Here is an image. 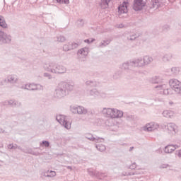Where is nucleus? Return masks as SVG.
Segmentation results:
<instances>
[{
    "mask_svg": "<svg viewBox=\"0 0 181 181\" xmlns=\"http://www.w3.org/2000/svg\"><path fill=\"white\" fill-rule=\"evenodd\" d=\"M74 83L66 81H61L57 88L55 89L54 95L56 98H63L69 94V91H72L74 88Z\"/></svg>",
    "mask_w": 181,
    "mask_h": 181,
    "instance_id": "1",
    "label": "nucleus"
},
{
    "mask_svg": "<svg viewBox=\"0 0 181 181\" xmlns=\"http://www.w3.org/2000/svg\"><path fill=\"white\" fill-rule=\"evenodd\" d=\"M42 67L45 71L53 74H64L67 71L66 66L53 62H45L42 64Z\"/></svg>",
    "mask_w": 181,
    "mask_h": 181,
    "instance_id": "2",
    "label": "nucleus"
},
{
    "mask_svg": "<svg viewBox=\"0 0 181 181\" xmlns=\"http://www.w3.org/2000/svg\"><path fill=\"white\" fill-rule=\"evenodd\" d=\"M102 112L105 117L110 118H122V117H124V112L118 109L105 107L102 110Z\"/></svg>",
    "mask_w": 181,
    "mask_h": 181,
    "instance_id": "3",
    "label": "nucleus"
},
{
    "mask_svg": "<svg viewBox=\"0 0 181 181\" xmlns=\"http://www.w3.org/2000/svg\"><path fill=\"white\" fill-rule=\"evenodd\" d=\"M70 111L72 114H78V115H86L88 110L83 106L71 105Z\"/></svg>",
    "mask_w": 181,
    "mask_h": 181,
    "instance_id": "4",
    "label": "nucleus"
},
{
    "mask_svg": "<svg viewBox=\"0 0 181 181\" xmlns=\"http://www.w3.org/2000/svg\"><path fill=\"white\" fill-rule=\"evenodd\" d=\"M56 119L66 129H70V128H71V123L67 120V117L66 116L63 115H59L56 117Z\"/></svg>",
    "mask_w": 181,
    "mask_h": 181,
    "instance_id": "5",
    "label": "nucleus"
},
{
    "mask_svg": "<svg viewBox=\"0 0 181 181\" xmlns=\"http://www.w3.org/2000/svg\"><path fill=\"white\" fill-rule=\"evenodd\" d=\"M12 40V36L0 31V45H9Z\"/></svg>",
    "mask_w": 181,
    "mask_h": 181,
    "instance_id": "6",
    "label": "nucleus"
},
{
    "mask_svg": "<svg viewBox=\"0 0 181 181\" xmlns=\"http://www.w3.org/2000/svg\"><path fill=\"white\" fill-rule=\"evenodd\" d=\"M154 88L158 91H160V90H163L164 95H172V89L167 88L166 84L158 83V85L155 86Z\"/></svg>",
    "mask_w": 181,
    "mask_h": 181,
    "instance_id": "7",
    "label": "nucleus"
},
{
    "mask_svg": "<svg viewBox=\"0 0 181 181\" xmlns=\"http://www.w3.org/2000/svg\"><path fill=\"white\" fill-rule=\"evenodd\" d=\"M128 5L129 4L127 1H124L122 4H120L117 8V12L119 15H122V13H128Z\"/></svg>",
    "mask_w": 181,
    "mask_h": 181,
    "instance_id": "8",
    "label": "nucleus"
},
{
    "mask_svg": "<svg viewBox=\"0 0 181 181\" xmlns=\"http://www.w3.org/2000/svg\"><path fill=\"white\" fill-rule=\"evenodd\" d=\"M79 44L76 42H69L68 44H65L63 46L64 52H70V50H74V49H77L78 47Z\"/></svg>",
    "mask_w": 181,
    "mask_h": 181,
    "instance_id": "9",
    "label": "nucleus"
},
{
    "mask_svg": "<svg viewBox=\"0 0 181 181\" xmlns=\"http://www.w3.org/2000/svg\"><path fill=\"white\" fill-rule=\"evenodd\" d=\"M40 84H35V83H30L25 84L24 86L22 87L24 90H28L29 91H36L37 90H40Z\"/></svg>",
    "mask_w": 181,
    "mask_h": 181,
    "instance_id": "10",
    "label": "nucleus"
},
{
    "mask_svg": "<svg viewBox=\"0 0 181 181\" xmlns=\"http://www.w3.org/2000/svg\"><path fill=\"white\" fill-rule=\"evenodd\" d=\"M144 6H145V3L144 0H134L133 9L138 12V11H142Z\"/></svg>",
    "mask_w": 181,
    "mask_h": 181,
    "instance_id": "11",
    "label": "nucleus"
},
{
    "mask_svg": "<svg viewBox=\"0 0 181 181\" xmlns=\"http://www.w3.org/2000/svg\"><path fill=\"white\" fill-rule=\"evenodd\" d=\"M167 129L170 135H176L177 134V125L175 123H168Z\"/></svg>",
    "mask_w": 181,
    "mask_h": 181,
    "instance_id": "12",
    "label": "nucleus"
},
{
    "mask_svg": "<svg viewBox=\"0 0 181 181\" xmlns=\"http://www.w3.org/2000/svg\"><path fill=\"white\" fill-rule=\"evenodd\" d=\"M144 131H147V132H151V131H155V129H158L159 128V125L155 122H151L144 127Z\"/></svg>",
    "mask_w": 181,
    "mask_h": 181,
    "instance_id": "13",
    "label": "nucleus"
},
{
    "mask_svg": "<svg viewBox=\"0 0 181 181\" xmlns=\"http://www.w3.org/2000/svg\"><path fill=\"white\" fill-rule=\"evenodd\" d=\"M88 173L90 176H95V177H98V179H103V177H105V176H107L105 173H100L98 171H94L91 169H88Z\"/></svg>",
    "mask_w": 181,
    "mask_h": 181,
    "instance_id": "14",
    "label": "nucleus"
},
{
    "mask_svg": "<svg viewBox=\"0 0 181 181\" xmlns=\"http://www.w3.org/2000/svg\"><path fill=\"white\" fill-rule=\"evenodd\" d=\"M177 148H179V146L176 144H168L164 148V152L165 153H173Z\"/></svg>",
    "mask_w": 181,
    "mask_h": 181,
    "instance_id": "15",
    "label": "nucleus"
},
{
    "mask_svg": "<svg viewBox=\"0 0 181 181\" xmlns=\"http://www.w3.org/2000/svg\"><path fill=\"white\" fill-rule=\"evenodd\" d=\"M3 105H11V107H21V102L15 100H6L3 102Z\"/></svg>",
    "mask_w": 181,
    "mask_h": 181,
    "instance_id": "16",
    "label": "nucleus"
},
{
    "mask_svg": "<svg viewBox=\"0 0 181 181\" xmlns=\"http://www.w3.org/2000/svg\"><path fill=\"white\" fill-rule=\"evenodd\" d=\"M132 64H133V67H144V59L142 58H138L132 62Z\"/></svg>",
    "mask_w": 181,
    "mask_h": 181,
    "instance_id": "17",
    "label": "nucleus"
},
{
    "mask_svg": "<svg viewBox=\"0 0 181 181\" xmlns=\"http://www.w3.org/2000/svg\"><path fill=\"white\" fill-rule=\"evenodd\" d=\"M163 79L160 76H154L150 79V83L152 84H162Z\"/></svg>",
    "mask_w": 181,
    "mask_h": 181,
    "instance_id": "18",
    "label": "nucleus"
},
{
    "mask_svg": "<svg viewBox=\"0 0 181 181\" xmlns=\"http://www.w3.org/2000/svg\"><path fill=\"white\" fill-rule=\"evenodd\" d=\"M7 81L10 84H16L18 83V76L16 75H9L7 77Z\"/></svg>",
    "mask_w": 181,
    "mask_h": 181,
    "instance_id": "19",
    "label": "nucleus"
},
{
    "mask_svg": "<svg viewBox=\"0 0 181 181\" xmlns=\"http://www.w3.org/2000/svg\"><path fill=\"white\" fill-rule=\"evenodd\" d=\"M88 94L90 97H94L95 98L100 97V91H98V90H97V88L91 89L90 90H89Z\"/></svg>",
    "mask_w": 181,
    "mask_h": 181,
    "instance_id": "20",
    "label": "nucleus"
},
{
    "mask_svg": "<svg viewBox=\"0 0 181 181\" xmlns=\"http://www.w3.org/2000/svg\"><path fill=\"white\" fill-rule=\"evenodd\" d=\"M163 117L165 118H173L175 117V112L172 110H165L163 112Z\"/></svg>",
    "mask_w": 181,
    "mask_h": 181,
    "instance_id": "21",
    "label": "nucleus"
},
{
    "mask_svg": "<svg viewBox=\"0 0 181 181\" xmlns=\"http://www.w3.org/2000/svg\"><path fill=\"white\" fill-rule=\"evenodd\" d=\"M160 6V3L159 0H152L151 2L150 8L151 9H158Z\"/></svg>",
    "mask_w": 181,
    "mask_h": 181,
    "instance_id": "22",
    "label": "nucleus"
},
{
    "mask_svg": "<svg viewBox=\"0 0 181 181\" xmlns=\"http://www.w3.org/2000/svg\"><path fill=\"white\" fill-rule=\"evenodd\" d=\"M172 59H173V54L172 53H168L163 57L162 60L164 63H168V62H170Z\"/></svg>",
    "mask_w": 181,
    "mask_h": 181,
    "instance_id": "23",
    "label": "nucleus"
},
{
    "mask_svg": "<svg viewBox=\"0 0 181 181\" xmlns=\"http://www.w3.org/2000/svg\"><path fill=\"white\" fill-rule=\"evenodd\" d=\"M152 62H153V58H152V57L144 56L143 58V63L144 66H146L147 64H151Z\"/></svg>",
    "mask_w": 181,
    "mask_h": 181,
    "instance_id": "24",
    "label": "nucleus"
},
{
    "mask_svg": "<svg viewBox=\"0 0 181 181\" xmlns=\"http://www.w3.org/2000/svg\"><path fill=\"white\" fill-rule=\"evenodd\" d=\"M85 84L87 87H97L98 86V83L95 80L86 81Z\"/></svg>",
    "mask_w": 181,
    "mask_h": 181,
    "instance_id": "25",
    "label": "nucleus"
},
{
    "mask_svg": "<svg viewBox=\"0 0 181 181\" xmlns=\"http://www.w3.org/2000/svg\"><path fill=\"white\" fill-rule=\"evenodd\" d=\"M131 67H134L132 62H127L122 64V69L124 70H129Z\"/></svg>",
    "mask_w": 181,
    "mask_h": 181,
    "instance_id": "26",
    "label": "nucleus"
},
{
    "mask_svg": "<svg viewBox=\"0 0 181 181\" xmlns=\"http://www.w3.org/2000/svg\"><path fill=\"white\" fill-rule=\"evenodd\" d=\"M179 83H180V81L177 79L173 78L169 81V86L170 88H175V86H177Z\"/></svg>",
    "mask_w": 181,
    "mask_h": 181,
    "instance_id": "27",
    "label": "nucleus"
},
{
    "mask_svg": "<svg viewBox=\"0 0 181 181\" xmlns=\"http://www.w3.org/2000/svg\"><path fill=\"white\" fill-rule=\"evenodd\" d=\"M171 90L175 91V94H181V83L180 82L179 84L175 85L174 88H171Z\"/></svg>",
    "mask_w": 181,
    "mask_h": 181,
    "instance_id": "28",
    "label": "nucleus"
},
{
    "mask_svg": "<svg viewBox=\"0 0 181 181\" xmlns=\"http://www.w3.org/2000/svg\"><path fill=\"white\" fill-rule=\"evenodd\" d=\"M78 54H81V56H87V54H88V48H81L78 51Z\"/></svg>",
    "mask_w": 181,
    "mask_h": 181,
    "instance_id": "29",
    "label": "nucleus"
},
{
    "mask_svg": "<svg viewBox=\"0 0 181 181\" xmlns=\"http://www.w3.org/2000/svg\"><path fill=\"white\" fill-rule=\"evenodd\" d=\"M24 153H29L30 155H34V156H39L40 155V153H36L32 148L25 149Z\"/></svg>",
    "mask_w": 181,
    "mask_h": 181,
    "instance_id": "30",
    "label": "nucleus"
},
{
    "mask_svg": "<svg viewBox=\"0 0 181 181\" xmlns=\"http://www.w3.org/2000/svg\"><path fill=\"white\" fill-rule=\"evenodd\" d=\"M95 148L99 151V152H104L107 149L105 145L103 144H96Z\"/></svg>",
    "mask_w": 181,
    "mask_h": 181,
    "instance_id": "31",
    "label": "nucleus"
},
{
    "mask_svg": "<svg viewBox=\"0 0 181 181\" xmlns=\"http://www.w3.org/2000/svg\"><path fill=\"white\" fill-rule=\"evenodd\" d=\"M0 26L4 28H8V24H6L5 19L4 18L3 16H0Z\"/></svg>",
    "mask_w": 181,
    "mask_h": 181,
    "instance_id": "32",
    "label": "nucleus"
},
{
    "mask_svg": "<svg viewBox=\"0 0 181 181\" xmlns=\"http://www.w3.org/2000/svg\"><path fill=\"white\" fill-rule=\"evenodd\" d=\"M85 138L86 139H88L89 141H91L92 142H94L95 141H97V139L93 136L91 134H85Z\"/></svg>",
    "mask_w": 181,
    "mask_h": 181,
    "instance_id": "33",
    "label": "nucleus"
},
{
    "mask_svg": "<svg viewBox=\"0 0 181 181\" xmlns=\"http://www.w3.org/2000/svg\"><path fill=\"white\" fill-rule=\"evenodd\" d=\"M109 43H111L110 40H103L99 44V47H105L106 46H108Z\"/></svg>",
    "mask_w": 181,
    "mask_h": 181,
    "instance_id": "34",
    "label": "nucleus"
},
{
    "mask_svg": "<svg viewBox=\"0 0 181 181\" xmlns=\"http://www.w3.org/2000/svg\"><path fill=\"white\" fill-rule=\"evenodd\" d=\"M47 177H56V171L47 170Z\"/></svg>",
    "mask_w": 181,
    "mask_h": 181,
    "instance_id": "35",
    "label": "nucleus"
},
{
    "mask_svg": "<svg viewBox=\"0 0 181 181\" xmlns=\"http://www.w3.org/2000/svg\"><path fill=\"white\" fill-rule=\"evenodd\" d=\"M111 2V0H102L100 5L103 8H108V4Z\"/></svg>",
    "mask_w": 181,
    "mask_h": 181,
    "instance_id": "36",
    "label": "nucleus"
},
{
    "mask_svg": "<svg viewBox=\"0 0 181 181\" xmlns=\"http://www.w3.org/2000/svg\"><path fill=\"white\" fill-rule=\"evenodd\" d=\"M40 146H45V148H49L50 146V142L49 141L44 140L40 144Z\"/></svg>",
    "mask_w": 181,
    "mask_h": 181,
    "instance_id": "37",
    "label": "nucleus"
},
{
    "mask_svg": "<svg viewBox=\"0 0 181 181\" xmlns=\"http://www.w3.org/2000/svg\"><path fill=\"white\" fill-rule=\"evenodd\" d=\"M95 139H96L94 142H95L96 144H103L105 142V139H104V138H101V137H99V136H96L95 138Z\"/></svg>",
    "mask_w": 181,
    "mask_h": 181,
    "instance_id": "38",
    "label": "nucleus"
},
{
    "mask_svg": "<svg viewBox=\"0 0 181 181\" xmlns=\"http://www.w3.org/2000/svg\"><path fill=\"white\" fill-rule=\"evenodd\" d=\"M57 42H60L61 43H63V42H66V37L63 35H59L57 37Z\"/></svg>",
    "mask_w": 181,
    "mask_h": 181,
    "instance_id": "39",
    "label": "nucleus"
},
{
    "mask_svg": "<svg viewBox=\"0 0 181 181\" xmlns=\"http://www.w3.org/2000/svg\"><path fill=\"white\" fill-rule=\"evenodd\" d=\"M76 25L78 26V28H83V26H84V20L78 19L76 22Z\"/></svg>",
    "mask_w": 181,
    "mask_h": 181,
    "instance_id": "40",
    "label": "nucleus"
},
{
    "mask_svg": "<svg viewBox=\"0 0 181 181\" xmlns=\"http://www.w3.org/2000/svg\"><path fill=\"white\" fill-rule=\"evenodd\" d=\"M124 117L126 118L127 121H134V119L135 118V116L132 115H124Z\"/></svg>",
    "mask_w": 181,
    "mask_h": 181,
    "instance_id": "41",
    "label": "nucleus"
},
{
    "mask_svg": "<svg viewBox=\"0 0 181 181\" xmlns=\"http://www.w3.org/2000/svg\"><path fill=\"white\" fill-rule=\"evenodd\" d=\"M171 71H172L173 74H179V71H180V69H179L177 67H173L171 69Z\"/></svg>",
    "mask_w": 181,
    "mask_h": 181,
    "instance_id": "42",
    "label": "nucleus"
},
{
    "mask_svg": "<svg viewBox=\"0 0 181 181\" xmlns=\"http://www.w3.org/2000/svg\"><path fill=\"white\" fill-rule=\"evenodd\" d=\"M58 4H65V5H69L70 4V0H56Z\"/></svg>",
    "mask_w": 181,
    "mask_h": 181,
    "instance_id": "43",
    "label": "nucleus"
},
{
    "mask_svg": "<svg viewBox=\"0 0 181 181\" xmlns=\"http://www.w3.org/2000/svg\"><path fill=\"white\" fill-rule=\"evenodd\" d=\"M119 77H121V71H117L113 75V78L115 80L119 78Z\"/></svg>",
    "mask_w": 181,
    "mask_h": 181,
    "instance_id": "44",
    "label": "nucleus"
},
{
    "mask_svg": "<svg viewBox=\"0 0 181 181\" xmlns=\"http://www.w3.org/2000/svg\"><path fill=\"white\" fill-rule=\"evenodd\" d=\"M93 42H95V39L90 38V39H86L84 40V42L88 43V45H90V43H93Z\"/></svg>",
    "mask_w": 181,
    "mask_h": 181,
    "instance_id": "45",
    "label": "nucleus"
},
{
    "mask_svg": "<svg viewBox=\"0 0 181 181\" xmlns=\"http://www.w3.org/2000/svg\"><path fill=\"white\" fill-rule=\"evenodd\" d=\"M136 37H138V36H136V34L130 35L129 37H127V40H135V39H136Z\"/></svg>",
    "mask_w": 181,
    "mask_h": 181,
    "instance_id": "46",
    "label": "nucleus"
},
{
    "mask_svg": "<svg viewBox=\"0 0 181 181\" xmlns=\"http://www.w3.org/2000/svg\"><path fill=\"white\" fill-rule=\"evenodd\" d=\"M44 77H47V78H48V80H52V74H50L49 73H44Z\"/></svg>",
    "mask_w": 181,
    "mask_h": 181,
    "instance_id": "47",
    "label": "nucleus"
},
{
    "mask_svg": "<svg viewBox=\"0 0 181 181\" xmlns=\"http://www.w3.org/2000/svg\"><path fill=\"white\" fill-rule=\"evenodd\" d=\"M170 29V25H165L163 26V30H169Z\"/></svg>",
    "mask_w": 181,
    "mask_h": 181,
    "instance_id": "48",
    "label": "nucleus"
},
{
    "mask_svg": "<svg viewBox=\"0 0 181 181\" xmlns=\"http://www.w3.org/2000/svg\"><path fill=\"white\" fill-rule=\"evenodd\" d=\"M136 163H133L130 166H129V169H136Z\"/></svg>",
    "mask_w": 181,
    "mask_h": 181,
    "instance_id": "49",
    "label": "nucleus"
},
{
    "mask_svg": "<svg viewBox=\"0 0 181 181\" xmlns=\"http://www.w3.org/2000/svg\"><path fill=\"white\" fill-rule=\"evenodd\" d=\"M175 155H177L178 158H181V149L176 151Z\"/></svg>",
    "mask_w": 181,
    "mask_h": 181,
    "instance_id": "50",
    "label": "nucleus"
},
{
    "mask_svg": "<svg viewBox=\"0 0 181 181\" xmlns=\"http://www.w3.org/2000/svg\"><path fill=\"white\" fill-rule=\"evenodd\" d=\"M99 97H101L102 98H105L106 95L103 92H100Z\"/></svg>",
    "mask_w": 181,
    "mask_h": 181,
    "instance_id": "51",
    "label": "nucleus"
},
{
    "mask_svg": "<svg viewBox=\"0 0 181 181\" xmlns=\"http://www.w3.org/2000/svg\"><path fill=\"white\" fill-rule=\"evenodd\" d=\"M47 171L42 172L41 173L42 176H44L45 177H47Z\"/></svg>",
    "mask_w": 181,
    "mask_h": 181,
    "instance_id": "52",
    "label": "nucleus"
},
{
    "mask_svg": "<svg viewBox=\"0 0 181 181\" xmlns=\"http://www.w3.org/2000/svg\"><path fill=\"white\" fill-rule=\"evenodd\" d=\"M7 148L8 149H13V144H8Z\"/></svg>",
    "mask_w": 181,
    "mask_h": 181,
    "instance_id": "53",
    "label": "nucleus"
},
{
    "mask_svg": "<svg viewBox=\"0 0 181 181\" xmlns=\"http://www.w3.org/2000/svg\"><path fill=\"white\" fill-rule=\"evenodd\" d=\"M17 149H19V151H21L22 152H25V148H22V147L17 146Z\"/></svg>",
    "mask_w": 181,
    "mask_h": 181,
    "instance_id": "54",
    "label": "nucleus"
},
{
    "mask_svg": "<svg viewBox=\"0 0 181 181\" xmlns=\"http://www.w3.org/2000/svg\"><path fill=\"white\" fill-rule=\"evenodd\" d=\"M117 28H119V29H122V28H124V24L117 25Z\"/></svg>",
    "mask_w": 181,
    "mask_h": 181,
    "instance_id": "55",
    "label": "nucleus"
},
{
    "mask_svg": "<svg viewBox=\"0 0 181 181\" xmlns=\"http://www.w3.org/2000/svg\"><path fill=\"white\" fill-rule=\"evenodd\" d=\"M168 165L163 164V165H162L160 166V168H161L162 169H166V168H168Z\"/></svg>",
    "mask_w": 181,
    "mask_h": 181,
    "instance_id": "56",
    "label": "nucleus"
},
{
    "mask_svg": "<svg viewBox=\"0 0 181 181\" xmlns=\"http://www.w3.org/2000/svg\"><path fill=\"white\" fill-rule=\"evenodd\" d=\"M13 149H18V144H13Z\"/></svg>",
    "mask_w": 181,
    "mask_h": 181,
    "instance_id": "57",
    "label": "nucleus"
},
{
    "mask_svg": "<svg viewBox=\"0 0 181 181\" xmlns=\"http://www.w3.org/2000/svg\"><path fill=\"white\" fill-rule=\"evenodd\" d=\"M5 132V130H4L2 128H0V133L4 134Z\"/></svg>",
    "mask_w": 181,
    "mask_h": 181,
    "instance_id": "58",
    "label": "nucleus"
},
{
    "mask_svg": "<svg viewBox=\"0 0 181 181\" xmlns=\"http://www.w3.org/2000/svg\"><path fill=\"white\" fill-rule=\"evenodd\" d=\"M127 175H129V176H131V175H135V173H129Z\"/></svg>",
    "mask_w": 181,
    "mask_h": 181,
    "instance_id": "59",
    "label": "nucleus"
},
{
    "mask_svg": "<svg viewBox=\"0 0 181 181\" xmlns=\"http://www.w3.org/2000/svg\"><path fill=\"white\" fill-rule=\"evenodd\" d=\"M173 104V102H172V101L169 102L170 105H172Z\"/></svg>",
    "mask_w": 181,
    "mask_h": 181,
    "instance_id": "60",
    "label": "nucleus"
},
{
    "mask_svg": "<svg viewBox=\"0 0 181 181\" xmlns=\"http://www.w3.org/2000/svg\"><path fill=\"white\" fill-rule=\"evenodd\" d=\"M67 169H71V166H67Z\"/></svg>",
    "mask_w": 181,
    "mask_h": 181,
    "instance_id": "61",
    "label": "nucleus"
},
{
    "mask_svg": "<svg viewBox=\"0 0 181 181\" xmlns=\"http://www.w3.org/2000/svg\"><path fill=\"white\" fill-rule=\"evenodd\" d=\"M132 149H134V147H130L129 151H132Z\"/></svg>",
    "mask_w": 181,
    "mask_h": 181,
    "instance_id": "62",
    "label": "nucleus"
},
{
    "mask_svg": "<svg viewBox=\"0 0 181 181\" xmlns=\"http://www.w3.org/2000/svg\"><path fill=\"white\" fill-rule=\"evenodd\" d=\"M0 86H4V83L1 82Z\"/></svg>",
    "mask_w": 181,
    "mask_h": 181,
    "instance_id": "63",
    "label": "nucleus"
},
{
    "mask_svg": "<svg viewBox=\"0 0 181 181\" xmlns=\"http://www.w3.org/2000/svg\"><path fill=\"white\" fill-rule=\"evenodd\" d=\"M4 81H6V79H5Z\"/></svg>",
    "mask_w": 181,
    "mask_h": 181,
    "instance_id": "64",
    "label": "nucleus"
}]
</instances>
